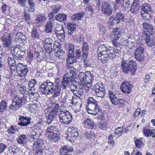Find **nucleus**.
<instances>
[{"label": "nucleus", "instance_id": "60", "mask_svg": "<svg viewBox=\"0 0 155 155\" xmlns=\"http://www.w3.org/2000/svg\"><path fill=\"white\" fill-rule=\"evenodd\" d=\"M88 45L86 42H84L82 47V51L83 52H87L88 51Z\"/></svg>", "mask_w": 155, "mask_h": 155}, {"label": "nucleus", "instance_id": "59", "mask_svg": "<svg viewBox=\"0 0 155 155\" xmlns=\"http://www.w3.org/2000/svg\"><path fill=\"white\" fill-rule=\"evenodd\" d=\"M18 91L22 94H24L26 91V88L25 85L19 86L18 87Z\"/></svg>", "mask_w": 155, "mask_h": 155}, {"label": "nucleus", "instance_id": "61", "mask_svg": "<svg viewBox=\"0 0 155 155\" xmlns=\"http://www.w3.org/2000/svg\"><path fill=\"white\" fill-rule=\"evenodd\" d=\"M24 10V16L25 19L27 21L31 19V18L29 15V13H27V8H25Z\"/></svg>", "mask_w": 155, "mask_h": 155}, {"label": "nucleus", "instance_id": "7", "mask_svg": "<svg viewBox=\"0 0 155 155\" xmlns=\"http://www.w3.org/2000/svg\"><path fill=\"white\" fill-rule=\"evenodd\" d=\"M76 82L77 81L73 77H72L71 74L66 73L63 76L61 84H59V85H61L62 88L66 89Z\"/></svg>", "mask_w": 155, "mask_h": 155}, {"label": "nucleus", "instance_id": "44", "mask_svg": "<svg viewBox=\"0 0 155 155\" xmlns=\"http://www.w3.org/2000/svg\"><path fill=\"white\" fill-rule=\"evenodd\" d=\"M127 131V130L125 127H118L115 130L114 134L120 136H121L122 134L125 133Z\"/></svg>", "mask_w": 155, "mask_h": 155}, {"label": "nucleus", "instance_id": "43", "mask_svg": "<svg viewBox=\"0 0 155 155\" xmlns=\"http://www.w3.org/2000/svg\"><path fill=\"white\" fill-rule=\"evenodd\" d=\"M54 51L55 55L56 57L61 59H62L64 57V51L63 50L61 49L60 48H58Z\"/></svg>", "mask_w": 155, "mask_h": 155}, {"label": "nucleus", "instance_id": "64", "mask_svg": "<svg viewBox=\"0 0 155 155\" xmlns=\"http://www.w3.org/2000/svg\"><path fill=\"white\" fill-rule=\"evenodd\" d=\"M38 19L41 21V22L44 21L45 20H46L47 18L45 16V15L44 14H41L39 15L38 16Z\"/></svg>", "mask_w": 155, "mask_h": 155}, {"label": "nucleus", "instance_id": "53", "mask_svg": "<svg viewBox=\"0 0 155 155\" xmlns=\"http://www.w3.org/2000/svg\"><path fill=\"white\" fill-rule=\"evenodd\" d=\"M93 132L91 131H87L84 132L83 135L82 137H86V139H89V138L92 137ZM82 138H83V137Z\"/></svg>", "mask_w": 155, "mask_h": 155}, {"label": "nucleus", "instance_id": "34", "mask_svg": "<svg viewBox=\"0 0 155 155\" xmlns=\"http://www.w3.org/2000/svg\"><path fill=\"white\" fill-rule=\"evenodd\" d=\"M67 15L64 13H59L55 16V20L60 22L65 23L67 22Z\"/></svg>", "mask_w": 155, "mask_h": 155}, {"label": "nucleus", "instance_id": "40", "mask_svg": "<svg viewBox=\"0 0 155 155\" xmlns=\"http://www.w3.org/2000/svg\"><path fill=\"white\" fill-rule=\"evenodd\" d=\"M51 110L57 113L59 111V110L61 107L58 103L53 102L50 106Z\"/></svg>", "mask_w": 155, "mask_h": 155}, {"label": "nucleus", "instance_id": "51", "mask_svg": "<svg viewBox=\"0 0 155 155\" xmlns=\"http://www.w3.org/2000/svg\"><path fill=\"white\" fill-rule=\"evenodd\" d=\"M116 24L114 22V20L113 17H110L109 19L108 22L107 27L109 29H111L113 27L114 24Z\"/></svg>", "mask_w": 155, "mask_h": 155}, {"label": "nucleus", "instance_id": "8", "mask_svg": "<svg viewBox=\"0 0 155 155\" xmlns=\"http://www.w3.org/2000/svg\"><path fill=\"white\" fill-rule=\"evenodd\" d=\"M146 3L143 4L142 6L140 15L146 20H149L151 18L153 12L150 5Z\"/></svg>", "mask_w": 155, "mask_h": 155}, {"label": "nucleus", "instance_id": "39", "mask_svg": "<svg viewBox=\"0 0 155 155\" xmlns=\"http://www.w3.org/2000/svg\"><path fill=\"white\" fill-rule=\"evenodd\" d=\"M61 85H59V84H58L57 85H55V87L54 88V92H53L52 97L53 98H55L58 96L61 92Z\"/></svg>", "mask_w": 155, "mask_h": 155}, {"label": "nucleus", "instance_id": "41", "mask_svg": "<svg viewBox=\"0 0 155 155\" xmlns=\"http://www.w3.org/2000/svg\"><path fill=\"white\" fill-rule=\"evenodd\" d=\"M76 69L74 67L71 66L69 65H67L66 73L71 74L72 77H74V75H75L76 72Z\"/></svg>", "mask_w": 155, "mask_h": 155}, {"label": "nucleus", "instance_id": "47", "mask_svg": "<svg viewBox=\"0 0 155 155\" xmlns=\"http://www.w3.org/2000/svg\"><path fill=\"white\" fill-rule=\"evenodd\" d=\"M77 82L76 83H74V84L70 86V88L71 91L73 92L74 94L76 96L77 95V92H78V90H79L78 89V85H77L76 84Z\"/></svg>", "mask_w": 155, "mask_h": 155}, {"label": "nucleus", "instance_id": "32", "mask_svg": "<svg viewBox=\"0 0 155 155\" xmlns=\"http://www.w3.org/2000/svg\"><path fill=\"white\" fill-rule=\"evenodd\" d=\"M58 113L50 110L46 120L47 123L48 124L51 123L56 117Z\"/></svg>", "mask_w": 155, "mask_h": 155}, {"label": "nucleus", "instance_id": "46", "mask_svg": "<svg viewBox=\"0 0 155 155\" xmlns=\"http://www.w3.org/2000/svg\"><path fill=\"white\" fill-rule=\"evenodd\" d=\"M84 13L81 12L79 13H77L71 16V18L73 20H79L83 17Z\"/></svg>", "mask_w": 155, "mask_h": 155}, {"label": "nucleus", "instance_id": "24", "mask_svg": "<svg viewBox=\"0 0 155 155\" xmlns=\"http://www.w3.org/2000/svg\"><path fill=\"white\" fill-rule=\"evenodd\" d=\"M132 85L130 82H123L120 86L122 92L126 94H129L131 90Z\"/></svg>", "mask_w": 155, "mask_h": 155}, {"label": "nucleus", "instance_id": "21", "mask_svg": "<svg viewBox=\"0 0 155 155\" xmlns=\"http://www.w3.org/2000/svg\"><path fill=\"white\" fill-rule=\"evenodd\" d=\"M35 135L32 137H31V140L35 141L34 143L33 148L37 150H40L42 147L44 145L45 141L43 140L40 139H37L35 138Z\"/></svg>", "mask_w": 155, "mask_h": 155}, {"label": "nucleus", "instance_id": "5", "mask_svg": "<svg viewBox=\"0 0 155 155\" xmlns=\"http://www.w3.org/2000/svg\"><path fill=\"white\" fill-rule=\"evenodd\" d=\"M10 70L12 73V72L16 71L18 76L21 77L25 76L29 71L27 65L19 63L16 66H12L10 68Z\"/></svg>", "mask_w": 155, "mask_h": 155}, {"label": "nucleus", "instance_id": "30", "mask_svg": "<svg viewBox=\"0 0 155 155\" xmlns=\"http://www.w3.org/2000/svg\"><path fill=\"white\" fill-rule=\"evenodd\" d=\"M72 150V148L68 146H62L60 149V155H70L69 153Z\"/></svg>", "mask_w": 155, "mask_h": 155}, {"label": "nucleus", "instance_id": "28", "mask_svg": "<svg viewBox=\"0 0 155 155\" xmlns=\"http://www.w3.org/2000/svg\"><path fill=\"white\" fill-rule=\"evenodd\" d=\"M84 124L85 126L88 129H93L96 128V125L90 118H87L84 120Z\"/></svg>", "mask_w": 155, "mask_h": 155}, {"label": "nucleus", "instance_id": "23", "mask_svg": "<svg viewBox=\"0 0 155 155\" xmlns=\"http://www.w3.org/2000/svg\"><path fill=\"white\" fill-rule=\"evenodd\" d=\"M141 5V2L139 0H134L130 11L133 14H137L138 12Z\"/></svg>", "mask_w": 155, "mask_h": 155}, {"label": "nucleus", "instance_id": "42", "mask_svg": "<svg viewBox=\"0 0 155 155\" xmlns=\"http://www.w3.org/2000/svg\"><path fill=\"white\" fill-rule=\"evenodd\" d=\"M74 45L72 43H70L67 46V50L68 51V54H75V51H74Z\"/></svg>", "mask_w": 155, "mask_h": 155}, {"label": "nucleus", "instance_id": "4", "mask_svg": "<svg viewBox=\"0 0 155 155\" xmlns=\"http://www.w3.org/2000/svg\"><path fill=\"white\" fill-rule=\"evenodd\" d=\"M54 87L53 83L49 81H47L45 82H43L39 88L40 91L41 93L47 95L53 93Z\"/></svg>", "mask_w": 155, "mask_h": 155}, {"label": "nucleus", "instance_id": "14", "mask_svg": "<svg viewBox=\"0 0 155 155\" xmlns=\"http://www.w3.org/2000/svg\"><path fill=\"white\" fill-rule=\"evenodd\" d=\"M66 59L67 65H69L73 63L76 62L75 58H78L81 56V51L79 49H77L75 51V54H68Z\"/></svg>", "mask_w": 155, "mask_h": 155}, {"label": "nucleus", "instance_id": "36", "mask_svg": "<svg viewBox=\"0 0 155 155\" xmlns=\"http://www.w3.org/2000/svg\"><path fill=\"white\" fill-rule=\"evenodd\" d=\"M123 33V29L117 28L113 29L112 34L116 39H118L121 36Z\"/></svg>", "mask_w": 155, "mask_h": 155}, {"label": "nucleus", "instance_id": "18", "mask_svg": "<svg viewBox=\"0 0 155 155\" xmlns=\"http://www.w3.org/2000/svg\"><path fill=\"white\" fill-rule=\"evenodd\" d=\"M12 103L10 106L11 109L14 110H16L22 106L23 102L21 97L16 95L12 100Z\"/></svg>", "mask_w": 155, "mask_h": 155}, {"label": "nucleus", "instance_id": "38", "mask_svg": "<svg viewBox=\"0 0 155 155\" xmlns=\"http://www.w3.org/2000/svg\"><path fill=\"white\" fill-rule=\"evenodd\" d=\"M68 34L72 35L74 33L76 28V25L74 23H68L67 25Z\"/></svg>", "mask_w": 155, "mask_h": 155}, {"label": "nucleus", "instance_id": "35", "mask_svg": "<svg viewBox=\"0 0 155 155\" xmlns=\"http://www.w3.org/2000/svg\"><path fill=\"white\" fill-rule=\"evenodd\" d=\"M114 22L116 24H118L120 22H123L124 20V15L121 13H119L116 14L115 17L113 18Z\"/></svg>", "mask_w": 155, "mask_h": 155}, {"label": "nucleus", "instance_id": "12", "mask_svg": "<svg viewBox=\"0 0 155 155\" xmlns=\"http://www.w3.org/2000/svg\"><path fill=\"white\" fill-rule=\"evenodd\" d=\"M144 48L143 45H141L135 50L134 54L136 60L141 62L144 59Z\"/></svg>", "mask_w": 155, "mask_h": 155}, {"label": "nucleus", "instance_id": "3", "mask_svg": "<svg viewBox=\"0 0 155 155\" xmlns=\"http://www.w3.org/2000/svg\"><path fill=\"white\" fill-rule=\"evenodd\" d=\"M59 131L55 127L49 126L47 128L45 132V136L48 138V140L51 141L57 142L59 138Z\"/></svg>", "mask_w": 155, "mask_h": 155}, {"label": "nucleus", "instance_id": "52", "mask_svg": "<svg viewBox=\"0 0 155 155\" xmlns=\"http://www.w3.org/2000/svg\"><path fill=\"white\" fill-rule=\"evenodd\" d=\"M78 92H77V95L76 96L79 97L83 95L84 90L83 86L81 85H78Z\"/></svg>", "mask_w": 155, "mask_h": 155}, {"label": "nucleus", "instance_id": "27", "mask_svg": "<svg viewBox=\"0 0 155 155\" xmlns=\"http://www.w3.org/2000/svg\"><path fill=\"white\" fill-rule=\"evenodd\" d=\"M31 38L34 41H36L37 39H39L41 34L36 27H33L31 32Z\"/></svg>", "mask_w": 155, "mask_h": 155}, {"label": "nucleus", "instance_id": "26", "mask_svg": "<svg viewBox=\"0 0 155 155\" xmlns=\"http://www.w3.org/2000/svg\"><path fill=\"white\" fill-rule=\"evenodd\" d=\"M143 29L151 35L153 34L155 32V29L150 23L144 22L143 23Z\"/></svg>", "mask_w": 155, "mask_h": 155}, {"label": "nucleus", "instance_id": "37", "mask_svg": "<svg viewBox=\"0 0 155 155\" xmlns=\"http://www.w3.org/2000/svg\"><path fill=\"white\" fill-rule=\"evenodd\" d=\"M8 64L10 67V68L12 66H16L19 63V61L17 59H15L14 56L13 57H8Z\"/></svg>", "mask_w": 155, "mask_h": 155}, {"label": "nucleus", "instance_id": "17", "mask_svg": "<svg viewBox=\"0 0 155 155\" xmlns=\"http://www.w3.org/2000/svg\"><path fill=\"white\" fill-rule=\"evenodd\" d=\"M101 11L103 14L109 16L112 12L110 5L105 0L103 1L101 3Z\"/></svg>", "mask_w": 155, "mask_h": 155}, {"label": "nucleus", "instance_id": "55", "mask_svg": "<svg viewBox=\"0 0 155 155\" xmlns=\"http://www.w3.org/2000/svg\"><path fill=\"white\" fill-rule=\"evenodd\" d=\"M86 12L87 14H89L90 15L94 14V11L91 6H87L85 11V13Z\"/></svg>", "mask_w": 155, "mask_h": 155}, {"label": "nucleus", "instance_id": "29", "mask_svg": "<svg viewBox=\"0 0 155 155\" xmlns=\"http://www.w3.org/2000/svg\"><path fill=\"white\" fill-rule=\"evenodd\" d=\"M53 42L51 38H46L44 41V47L46 51H51L52 48V44Z\"/></svg>", "mask_w": 155, "mask_h": 155}, {"label": "nucleus", "instance_id": "31", "mask_svg": "<svg viewBox=\"0 0 155 155\" xmlns=\"http://www.w3.org/2000/svg\"><path fill=\"white\" fill-rule=\"evenodd\" d=\"M92 107L93 108L91 107L90 108L88 107L87 109V111L89 114L96 115L101 110L100 107L98 106H94Z\"/></svg>", "mask_w": 155, "mask_h": 155}, {"label": "nucleus", "instance_id": "22", "mask_svg": "<svg viewBox=\"0 0 155 155\" xmlns=\"http://www.w3.org/2000/svg\"><path fill=\"white\" fill-rule=\"evenodd\" d=\"M21 47L20 45H16L13 49L14 58L18 61L22 58L25 54V52L21 50Z\"/></svg>", "mask_w": 155, "mask_h": 155}, {"label": "nucleus", "instance_id": "1", "mask_svg": "<svg viewBox=\"0 0 155 155\" xmlns=\"http://www.w3.org/2000/svg\"><path fill=\"white\" fill-rule=\"evenodd\" d=\"M98 59L103 63H105L109 60L115 58L116 53L114 50H107L104 45H101L97 47Z\"/></svg>", "mask_w": 155, "mask_h": 155}, {"label": "nucleus", "instance_id": "54", "mask_svg": "<svg viewBox=\"0 0 155 155\" xmlns=\"http://www.w3.org/2000/svg\"><path fill=\"white\" fill-rule=\"evenodd\" d=\"M37 81L36 79H33L31 80L28 83L29 87L31 88L34 87L37 84Z\"/></svg>", "mask_w": 155, "mask_h": 155}, {"label": "nucleus", "instance_id": "33", "mask_svg": "<svg viewBox=\"0 0 155 155\" xmlns=\"http://www.w3.org/2000/svg\"><path fill=\"white\" fill-rule=\"evenodd\" d=\"M27 94H28V96H31V97L33 98H34L35 97V100L37 102V99L39 96L38 94L35 92V87L29 89Z\"/></svg>", "mask_w": 155, "mask_h": 155}, {"label": "nucleus", "instance_id": "20", "mask_svg": "<svg viewBox=\"0 0 155 155\" xmlns=\"http://www.w3.org/2000/svg\"><path fill=\"white\" fill-rule=\"evenodd\" d=\"M35 135L32 137H31V140L35 141L34 143L33 148L37 150H40L42 147L44 145L45 141L43 140L40 139H37L35 138Z\"/></svg>", "mask_w": 155, "mask_h": 155}, {"label": "nucleus", "instance_id": "50", "mask_svg": "<svg viewBox=\"0 0 155 155\" xmlns=\"http://www.w3.org/2000/svg\"><path fill=\"white\" fill-rule=\"evenodd\" d=\"M87 101L88 104L91 105L92 106H98L97 101L93 99L92 97H88ZM90 106H91V105Z\"/></svg>", "mask_w": 155, "mask_h": 155}, {"label": "nucleus", "instance_id": "13", "mask_svg": "<svg viewBox=\"0 0 155 155\" xmlns=\"http://www.w3.org/2000/svg\"><path fill=\"white\" fill-rule=\"evenodd\" d=\"M94 76L90 71H86L85 73L80 72L78 75V78L82 83H85L89 80H94Z\"/></svg>", "mask_w": 155, "mask_h": 155}, {"label": "nucleus", "instance_id": "62", "mask_svg": "<svg viewBox=\"0 0 155 155\" xmlns=\"http://www.w3.org/2000/svg\"><path fill=\"white\" fill-rule=\"evenodd\" d=\"M152 130L149 129H145L143 130V133L145 136L148 137L151 136Z\"/></svg>", "mask_w": 155, "mask_h": 155}, {"label": "nucleus", "instance_id": "10", "mask_svg": "<svg viewBox=\"0 0 155 155\" xmlns=\"http://www.w3.org/2000/svg\"><path fill=\"white\" fill-rule=\"evenodd\" d=\"M78 135L77 128L73 127H70L68 129L66 139L68 141L71 142L72 140H76Z\"/></svg>", "mask_w": 155, "mask_h": 155}, {"label": "nucleus", "instance_id": "2", "mask_svg": "<svg viewBox=\"0 0 155 155\" xmlns=\"http://www.w3.org/2000/svg\"><path fill=\"white\" fill-rule=\"evenodd\" d=\"M137 64L135 61L131 60L128 62L123 61L121 68L122 71L125 74H129L134 75L137 69Z\"/></svg>", "mask_w": 155, "mask_h": 155}, {"label": "nucleus", "instance_id": "9", "mask_svg": "<svg viewBox=\"0 0 155 155\" xmlns=\"http://www.w3.org/2000/svg\"><path fill=\"white\" fill-rule=\"evenodd\" d=\"M109 97L112 104L114 105H118L120 106L124 105L125 101L123 99L117 97V94L110 91L108 93Z\"/></svg>", "mask_w": 155, "mask_h": 155}, {"label": "nucleus", "instance_id": "15", "mask_svg": "<svg viewBox=\"0 0 155 155\" xmlns=\"http://www.w3.org/2000/svg\"><path fill=\"white\" fill-rule=\"evenodd\" d=\"M129 6V3L126 2H124L123 0H115L113 8L114 11L123 7V11H125L128 9Z\"/></svg>", "mask_w": 155, "mask_h": 155}, {"label": "nucleus", "instance_id": "25", "mask_svg": "<svg viewBox=\"0 0 155 155\" xmlns=\"http://www.w3.org/2000/svg\"><path fill=\"white\" fill-rule=\"evenodd\" d=\"M55 20L54 19L49 20L47 21L45 26V31L47 33H51L52 32L53 27L54 26Z\"/></svg>", "mask_w": 155, "mask_h": 155}, {"label": "nucleus", "instance_id": "58", "mask_svg": "<svg viewBox=\"0 0 155 155\" xmlns=\"http://www.w3.org/2000/svg\"><path fill=\"white\" fill-rule=\"evenodd\" d=\"M53 46L52 49H53L54 51L57 50L58 48H60L61 46L59 42L56 41L54 42L53 44Z\"/></svg>", "mask_w": 155, "mask_h": 155}, {"label": "nucleus", "instance_id": "63", "mask_svg": "<svg viewBox=\"0 0 155 155\" xmlns=\"http://www.w3.org/2000/svg\"><path fill=\"white\" fill-rule=\"evenodd\" d=\"M135 143L136 147L138 148H140L143 144L141 141L139 139L136 140Z\"/></svg>", "mask_w": 155, "mask_h": 155}, {"label": "nucleus", "instance_id": "16", "mask_svg": "<svg viewBox=\"0 0 155 155\" xmlns=\"http://www.w3.org/2000/svg\"><path fill=\"white\" fill-rule=\"evenodd\" d=\"M0 39L4 48H10L12 46V38L10 34H9L7 37L4 35L1 37Z\"/></svg>", "mask_w": 155, "mask_h": 155}, {"label": "nucleus", "instance_id": "6", "mask_svg": "<svg viewBox=\"0 0 155 155\" xmlns=\"http://www.w3.org/2000/svg\"><path fill=\"white\" fill-rule=\"evenodd\" d=\"M72 119V114L68 111L62 110L60 111L59 114V120L62 124H69L71 122Z\"/></svg>", "mask_w": 155, "mask_h": 155}, {"label": "nucleus", "instance_id": "19", "mask_svg": "<svg viewBox=\"0 0 155 155\" xmlns=\"http://www.w3.org/2000/svg\"><path fill=\"white\" fill-rule=\"evenodd\" d=\"M31 120L30 117L20 115L19 116L18 124L22 127H26L31 124Z\"/></svg>", "mask_w": 155, "mask_h": 155}, {"label": "nucleus", "instance_id": "57", "mask_svg": "<svg viewBox=\"0 0 155 155\" xmlns=\"http://www.w3.org/2000/svg\"><path fill=\"white\" fill-rule=\"evenodd\" d=\"M16 131H17V130L16 129V127L11 126V127L9 128L8 129V130L7 132L9 134H13Z\"/></svg>", "mask_w": 155, "mask_h": 155}, {"label": "nucleus", "instance_id": "11", "mask_svg": "<svg viewBox=\"0 0 155 155\" xmlns=\"http://www.w3.org/2000/svg\"><path fill=\"white\" fill-rule=\"evenodd\" d=\"M92 89L98 97H102L104 96L105 89L102 84L97 83L93 86Z\"/></svg>", "mask_w": 155, "mask_h": 155}, {"label": "nucleus", "instance_id": "45", "mask_svg": "<svg viewBox=\"0 0 155 155\" xmlns=\"http://www.w3.org/2000/svg\"><path fill=\"white\" fill-rule=\"evenodd\" d=\"M27 138L25 135H22L19 136L18 138L17 139V142L19 143L24 144L25 143Z\"/></svg>", "mask_w": 155, "mask_h": 155}, {"label": "nucleus", "instance_id": "56", "mask_svg": "<svg viewBox=\"0 0 155 155\" xmlns=\"http://www.w3.org/2000/svg\"><path fill=\"white\" fill-rule=\"evenodd\" d=\"M7 106L6 102L5 101H3L2 102L0 106V112H2L5 110Z\"/></svg>", "mask_w": 155, "mask_h": 155}, {"label": "nucleus", "instance_id": "48", "mask_svg": "<svg viewBox=\"0 0 155 155\" xmlns=\"http://www.w3.org/2000/svg\"><path fill=\"white\" fill-rule=\"evenodd\" d=\"M146 36L145 41L148 45L150 47H152L154 45V44L152 40H150V36L147 34L145 35Z\"/></svg>", "mask_w": 155, "mask_h": 155}, {"label": "nucleus", "instance_id": "49", "mask_svg": "<svg viewBox=\"0 0 155 155\" xmlns=\"http://www.w3.org/2000/svg\"><path fill=\"white\" fill-rule=\"evenodd\" d=\"M58 37L61 41H63L65 37V33L64 30H61L58 32Z\"/></svg>", "mask_w": 155, "mask_h": 155}]
</instances>
